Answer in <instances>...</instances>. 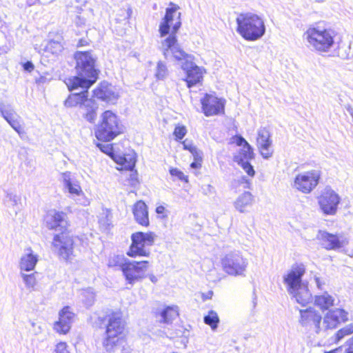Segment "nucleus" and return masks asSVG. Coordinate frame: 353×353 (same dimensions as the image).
<instances>
[{
    "instance_id": "obj_7",
    "label": "nucleus",
    "mask_w": 353,
    "mask_h": 353,
    "mask_svg": "<svg viewBox=\"0 0 353 353\" xmlns=\"http://www.w3.org/2000/svg\"><path fill=\"white\" fill-rule=\"evenodd\" d=\"M223 270L231 276H245L248 261L239 251L231 252L221 259Z\"/></svg>"
},
{
    "instance_id": "obj_8",
    "label": "nucleus",
    "mask_w": 353,
    "mask_h": 353,
    "mask_svg": "<svg viewBox=\"0 0 353 353\" xmlns=\"http://www.w3.org/2000/svg\"><path fill=\"white\" fill-rule=\"evenodd\" d=\"M148 261H130L125 259L121 265V270L128 284L131 287L136 283L141 281L146 277V272L148 269Z\"/></svg>"
},
{
    "instance_id": "obj_58",
    "label": "nucleus",
    "mask_w": 353,
    "mask_h": 353,
    "mask_svg": "<svg viewBox=\"0 0 353 353\" xmlns=\"http://www.w3.org/2000/svg\"><path fill=\"white\" fill-rule=\"evenodd\" d=\"M88 44V42L85 39H80L78 42V46H85Z\"/></svg>"
},
{
    "instance_id": "obj_39",
    "label": "nucleus",
    "mask_w": 353,
    "mask_h": 353,
    "mask_svg": "<svg viewBox=\"0 0 353 353\" xmlns=\"http://www.w3.org/2000/svg\"><path fill=\"white\" fill-rule=\"evenodd\" d=\"M241 158H242L245 161H248L254 158V153L250 145L248 146H244L242 149L241 152L239 154V156L236 157L237 161H239Z\"/></svg>"
},
{
    "instance_id": "obj_35",
    "label": "nucleus",
    "mask_w": 353,
    "mask_h": 353,
    "mask_svg": "<svg viewBox=\"0 0 353 353\" xmlns=\"http://www.w3.org/2000/svg\"><path fill=\"white\" fill-rule=\"evenodd\" d=\"M111 214L108 211L104 212L100 214L99 224L102 230L105 231L110 228L111 225Z\"/></svg>"
},
{
    "instance_id": "obj_27",
    "label": "nucleus",
    "mask_w": 353,
    "mask_h": 353,
    "mask_svg": "<svg viewBox=\"0 0 353 353\" xmlns=\"http://www.w3.org/2000/svg\"><path fill=\"white\" fill-rule=\"evenodd\" d=\"M289 294H292L295 301L302 306L305 305L312 301V294L306 285L297 288L295 292H289Z\"/></svg>"
},
{
    "instance_id": "obj_25",
    "label": "nucleus",
    "mask_w": 353,
    "mask_h": 353,
    "mask_svg": "<svg viewBox=\"0 0 353 353\" xmlns=\"http://www.w3.org/2000/svg\"><path fill=\"white\" fill-rule=\"evenodd\" d=\"M133 214L139 224L143 226L149 225L148 207L143 201H139L134 205Z\"/></svg>"
},
{
    "instance_id": "obj_64",
    "label": "nucleus",
    "mask_w": 353,
    "mask_h": 353,
    "mask_svg": "<svg viewBox=\"0 0 353 353\" xmlns=\"http://www.w3.org/2000/svg\"><path fill=\"white\" fill-rule=\"evenodd\" d=\"M349 345H353V336L349 340Z\"/></svg>"
},
{
    "instance_id": "obj_22",
    "label": "nucleus",
    "mask_w": 353,
    "mask_h": 353,
    "mask_svg": "<svg viewBox=\"0 0 353 353\" xmlns=\"http://www.w3.org/2000/svg\"><path fill=\"white\" fill-rule=\"evenodd\" d=\"M59 321L54 323V329L57 332L65 334L70 330L74 314L70 311V307L66 306L59 312Z\"/></svg>"
},
{
    "instance_id": "obj_31",
    "label": "nucleus",
    "mask_w": 353,
    "mask_h": 353,
    "mask_svg": "<svg viewBox=\"0 0 353 353\" xmlns=\"http://www.w3.org/2000/svg\"><path fill=\"white\" fill-rule=\"evenodd\" d=\"M334 299L325 292L321 295L315 296V305L319 307L321 310H328L331 306L334 305Z\"/></svg>"
},
{
    "instance_id": "obj_4",
    "label": "nucleus",
    "mask_w": 353,
    "mask_h": 353,
    "mask_svg": "<svg viewBox=\"0 0 353 353\" xmlns=\"http://www.w3.org/2000/svg\"><path fill=\"white\" fill-rule=\"evenodd\" d=\"M303 37L310 48L321 52H327L336 43L337 32L332 28L310 27Z\"/></svg>"
},
{
    "instance_id": "obj_24",
    "label": "nucleus",
    "mask_w": 353,
    "mask_h": 353,
    "mask_svg": "<svg viewBox=\"0 0 353 353\" xmlns=\"http://www.w3.org/2000/svg\"><path fill=\"white\" fill-rule=\"evenodd\" d=\"M115 88L107 82L101 83L100 86L94 90V97L107 103H114L118 99Z\"/></svg>"
},
{
    "instance_id": "obj_26",
    "label": "nucleus",
    "mask_w": 353,
    "mask_h": 353,
    "mask_svg": "<svg viewBox=\"0 0 353 353\" xmlns=\"http://www.w3.org/2000/svg\"><path fill=\"white\" fill-rule=\"evenodd\" d=\"M179 316V307L176 305L167 306L157 313L156 318L161 323L170 324Z\"/></svg>"
},
{
    "instance_id": "obj_2",
    "label": "nucleus",
    "mask_w": 353,
    "mask_h": 353,
    "mask_svg": "<svg viewBox=\"0 0 353 353\" xmlns=\"http://www.w3.org/2000/svg\"><path fill=\"white\" fill-rule=\"evenodd\" d=\"M106 338L103 347L108 353L124 350L125 340L121 336L124 330V321L119 312H112L106 316Z\"/></svg>"
},
{
    "instance_id": "obj_23",
    "label": "nucleus",
    "mask_w": 353,
    "mask_h": 353,
    "mask_svg": "<svg viewBox=\"0 0 353 353\" xmlns=\"http://www.w3.org/2000/svg\"><path fill=\"white\" fill-rule=\"evenodd\" d=\"M270 133L266 128L259 129L258 131L257 145L261 154L264 159L272 157L273 150L272 148V140Z\"/></svg>"
},
{
    "instance_id": "obj_15",
    "label": "nucleus",
    "mask_w": 353,
    "mask_h": 353,
    "mask_svg": "<svg viewBox=\"0 0 353 353\" xmlns=\"http://www.w3.org/2000/svg\"><path fill=\"white\" fill-rule=\"evenodd\" d=\"M341 237L325 230H319L316 236L322 248L327 250H339L347 245V241Z\"/></svg>"
},
{
    "instance_id": "obj_11",
    "label": "nucleus",
    "mask_w": 353,
    "mask_h": 353,
    "mask_svg": "<svg viewBox=\"0 0 353 353\" xmlns=\"http://www.w3.org/2000/svg\"><path fill=\"white\" fill-rule=\"evenodd\" d=\"M341 198L330 187L327 186L318 198V203L323 214L334 215L340 203Z\"/></svg>"
},
{
    "instance_id": "obj_9",
    "label": "nucleus",
    "mask_w": 353,
    "mask_h": 353,
    "mask_svg": "<svg viewBox=\"0 0 353 353\" xmlns=\"http://www.w3.org/2000/svg\"><path fill=\"white\" fill-rule=\"evenodd\" d=\"M320 179V171L312 170L297 174L292 185L293 188L303 194H309L317 186Z\"/></svg>"
},
{
    "instance_id": "obj_44",
    "label": "nucleus",
    "mask_w": 353,
    "mask_h": 353,
    "mask_svg": "<svg viewBox=\"0 0 353 353\" xmlns=\"http://www.w3.org/2000/svg\"><path fill=\"white\" fill-rule=\"evenodd\" d=\"M21 201V197L12 193H8L6 196V201H10L13 206L17 205Z\"/></svg>"
},
{
    "instance_id": "obj_36",
    "label": "nucleus",
    "mask_w": 353,
    "mask_h": 353,
    "mask_svg": "<svg viewBox=\"0 0 353 353\" xmlns=\"http://www.w3.org/2000/svg\"><path fill=\"white\" fill-rule=\"evenodd\" d=\"M168 70L165 63H163L162 61H159L157 63L156 72H155V77L158 80H163L165 79L168 75Z\"/></svg>"
},
{
    "instance_id": "obj_19",
    "label": "nucleus",
    "mask_w": 353,
    "mask_h": 353,
    "mask_svg": "<svg viewBox=\"0 0 353 353\" xmlns=\"http://www.w3.org/2000/svg\"><path fill=\"white\" fill-rule=\"evenodd\" d=\"M301 319L300 323L302 326L309 329L314 328L316 333H319L322 328V316L321 315L312 308L305 310H300Z\"/></svg>"
},
{
    "instance_id": "obj_10",
    "label": "nucleus",
    "mask_w": 353,
    "mask_h": 353,
    "mask_svg": "<svg viewBox=\"0 0 353 353\" xmlns=\"http://www.w3.org/2000/svg\"><path fill=\"white\" fill-rule=\"evenodd\" d=\"M132 244L127 254L131 257L137 256H148L149 252L145 249L146 245H152L154 240L152 232H135L131 236Z\"/></svg>"
},
{
    "instance_id": "obj_57",
    "label": "nucleus",
    "mask_w": 353,
    "mask_h": 353,
    "mask_svg": "<svg viewBox=\"0 0 353 353\" xmlns=\"http://www.w3.org/2000/svg\"><path fill=\"white\" fill-rule=\"evenodd\" d=\"M165 211V208L162 205H159L156 208V212L157 214H162Z\"/></svg>"
},
{
    "instance_id": "obj_37",
    "label": "nucleus",
    "mask_w": 353,
    "mask_h": 353,
    "mask_svg": "<svg viewBox=\"0 0 353 353\" xmlns=\"http://www.w3.org/2000/svg\"><path fill=\"white\" fill-rule=\"evenodd\" d=\"M353 333V324L350 323L345 327L339 330L335 335V343L339 342L345 336L350 335Z\"/></svg>"
},
{
    "instance_id": "obj_12",
    "label": "nucleus",
    "mask_w": 353,
    "mask_h": 353,
    "mask_svg": "<svg viewBox=\"0 0 353 353\" xmlns=\"http://www.w3.org/2000/svg\"><path fill=\"white\" fill-rule=\"evenodd\" d=\"M162 48L163 56L166 59L173 57L175 60H184L185 62L192 60V56L187 54L180 48L174 35L168 36L162 41Z\"/></svg>"
},
{
    "instance_id": "obj_55",
    "label": "nucleus",
    "mask_w": 353,
    "mask_h": 353,
    "mask_svg": "<svg viewBox=\"0 0 353 353\" xmlns=\"http://www.w3.org/2000/svg\"><path fill=\"white\" fill-rule=\"evenodd\" d=\"M201 166V161H194L191 164L190 167L194 169H197Z\"/></svg>"
},
{
    "instance_id": "obj_14",
    "label": "nucleus",
    "mask_w": 353,
    "mask_h": 353,
    "mask_svg": "<svg viewBox=\"0 0 353 353\" xmlns=\"http://www.w3.org/2000/svg\"><path fill=\"white\" fill-rule=\"evenodd\" d=\"M74 241L72 236L65 232L55 234L53 238L52 245L60 257L68 260L73 252Z\"/></svg>"
},
{
    "instance_id": "obj_51",
    "label": "nucleus",
    "mask_w": 353,
    "mask_h": 353,
    "mask_svg": "<svg viewBox=\"0 0 353 353\" xmlns=\"http://www.w3.org/2000/svg\"><path fill=\"white\" fill-rule=\"evenodd\" d=\"M23 67L24 70H26L27 72H31L34 69V65L31 61H26L23 65Z\"/></svg>"
},
{
    "instance_id": "obj_53",
    "label": "nucleus",
    "mask_w": 353,
    "mask_h": 353,
    "mask_svg": "<svg viewBox=\"0 0 353 353\" xmlns=\"http://www.w3.org/2000/svg\"><path fill=\"white\" fill-rule=\"evenodd\" d=\"M183 148L185 150H189L191 152V148H196V146L193 145L191 142L188 141V140H185L183 142Z\"/></svg>"
},
{
    "instance_id": "obj_20",
    "label": "nucleus",
    "mask_w": 353,
    "mask_h": 353,
    "mask_svg": "<svg viewBox=\"0 0 353 353\" xmlns=\"http://www.w3.org/2000/svg\"><path fill=\"white\" fill-rule=\"evenodd\" d=\"M0 112L4 119L18 133V134L22 137L25 134V132L21 124V119L12 106L1 103Z\"/></svg>"
},
{
    "instance_id": "obj_59",
    "label": "nucleus",
    "mask_w": 353,
    "mask_h": 353,
    "mask_svg": "<svg viewBox=\"0 0 353 353\" xmlns=\"http://www.w3.org/2000/svg\"><path fill=\"white\" fill-rule=\"evenodd\" d=\"M89 296H90V298H89L88 302L86 303V305H91L94 301V295L92 294H90Z\"/></svg>"
},
{
    "instance_id": "obj_29",
    "label": "nucleus",
    "mask_w": 353,
    "mask_h": 353,
    "mask_svg": "<svg viewBox=\"0 0 353 353\" xmlns=\"http://www.w3.org/2000/svg\"><path fill=\"white\" fill-rule=\"evenodd\" d=\"M253 196L250 192H244L234 201L235 208L240 212H245V208L251 206L253 203Z\"/></svg>"
},
{
    "instance_id": "obj_52",
    "label": "nucleus",
    "mask_w": 353,
    "mask_h": 353,
    "mask_svg": "<svg viewBox=\"0 0 353 353\" xmlns=\"http://www.w3.org/2000/svg\"><path fill=\"white\" fill-rule=\"evenodd\" d=\"M170 174L173 176H178L179 179H181L182 176H183V173L181 171H179L178 169L176 168H172L170 170Z\"/></svg>"
},
{
    "instance_id": "obj_3",
    "label": "nucleus",
    "mask_w": 353,
    "mask_h": 353,
    "mask_svg": "<svg viewBox=\"0 0 353 353\" xmlns=\"http://www.w3.org/2000/svg\"><path fill=\"white\" fill-rule=\"evenodd\" d=\"M239 34L247 41H256L265 33L263 20L257 14L248 12L240 14L236 18Z\"/></svg>"
},
{
    "instance_id": "obj_46",
    "label": "nucleus",
    "mask_w": 353,
    "mask_h": 353,
    "mask_svg": "<svg viewBox=\"0 0 353 353\" xmlns=\"http://www.w3.org/2000/svg\"><path fill=\"white\" fill-rule=\"evenodd\" d=\"M71 172H65L61 174L62 180L63 182L64 187L67 185H70L73 181L71 178Z\"/></svg>"
},
{
    "instance_id": "obj_45",
    "label": "nucleus",
    "mask_w": 353,
    "mask_h": 353,
    "mask_svg": "<svg viewBox=\"0 0 353 353\" xmlns=\"http://www.w3.org/2000/svg\"><path fill=\"white\" fill-rule=\"evenodd\" d=\"M181 13L179 12L178 16H177L178 21L173 25V26L172 28L171 33L169 36L174 35V37L175 38H176V34L181 26Z\"/></svg>"
},
{
    "instance_id": "obj_41",
    "label": "nucleus",
    "mask_w": 353,
    "mask_h": 353,
    "mask_svg": "<svg viewBox=\"0 0 353 353\" xmlns=\"http://www.w3.org/2000/svg\"><path fill=\"white\" fill-rule=\"evenodd\" d=\"M239 165H240L244 171L250 176L253 177L255 174V171L254 170L253 166L250 164L248 161H245L242 158L238 161Z\"/></svg>"
},
{
    "instance_id": "obj_28",
    "label": "nucleus",
    "mask_w": 353,
    "mask_h": 353,
    "mask_svg": "<svg viewBox=\"0 0 353 353\" xmlns=\"http://www.w3.org/2000/svg\"><path fill=\"white\" fill-rule=\"evenodd\" d=\"M28 250L30 252L23 255L20 259L19 267L21 271H31L34 270L37 261L38 256L34 254L30 248Z\"/></svg>"
},
{
    "instance_id": "obj_54",
    "label": "nucleus",
    "mask_w": 353,
    "mask_h": 353,
    "mask_svg": "<svg viewBox=\"0 0 353 353\" xmlns=\"http://www.w3.org/2000/svg\"><path fill=\"white\" fill-rule=\"evenodd\" d=\"M314 279H315V282H316V285L317 288L320 290H322L323 286L325 285V283L322 282L321 279L319 277L315 276Z\"/></svg>"
},
{
    "instance_id": "obj_33",
    "label": "nucleus",
    "mask_w": 353,
    "mask_h": 353,
    "mask_svg": "<svg viewBox=\"0 0 353 353\" xmlns=\"http://www.w3.org/2000/svg\"><path fill=\"white\" fill-rule=\"evenodd\" d=\"M63 49V45L59 40H50L45 46V51L52 54H59Z\"/></svg>"
},
{
    "instance_id": "obj_13",
    "label": "nucleus",
    "mask_w": 353,
    "mask_h": 353,
    "mask_svg": "<svg viewBox=\"0 0 353 353\" xmlns=\"http://www.w3.org/2000/svg\"><path fill=\"white\" fill-rule=\"evenodd\" d=\"M201 109L206 117L224 113L225 101L212 94H205L201 99Z\"/></svg>"
},
{
    "instance_id": "obj_6",
    "label": "nucleus",
    "mask_w": 353,
    "mask_h": 353,
    "mask_svg": "<svg viewBox=\"0 0 353 353\" xmlns=\"http://www.w3.org/2000/svg\"><path fill=\"white\" fill-rule=\"evenodd\" d=\"M101 118V123L95 132L97 139L106 142L110 141L122 132L119 119L112 111H105Z\"/></svg>"
},
{
    "instance_id": "obj_43",
    "label": "nucleus",
    "mask_w": 353,
    "mask_h": 353,
    "mask_svg": "<svg viewBox=\"0 0 353 353\" xmlns=\"http://www.w3.org/2000/svg\"><path fill=\"white\" fill-rule=\"evenodd\" d=\"M187 134V129L184 125H177L175 127L173 134L175 136L176 140L182 139Z\"/></svg>"
},
{
    "instance_id": "obj_17",
    "label": "nucleus",
    "mask_w": 353,
    "mask_h": 353,
    "mask_svg": "<svg viewBox=\"0 0 353 353\" xmlns=\"http://www.w3.org/2000/svg\"><path fill=\"white\" fill-rule=\"evenodd\" d=\"M305 272L303 264L292 266L288 273L283 276V282L287 285V290L289 292H294L297 288L305 284L302 282V277Z\"/></svg>"
},
{
    "instance_id": "obj_21",
    "label": "nucleus",
    "mask_w": 353,
    "mask_h": 353,
    "mask_svg": "<svg viewBox=\"0 0 353 353\" xmlns=\"http://www.w3.org/2000/svg\"><path fill=\"white\" fill-rule=\"evenodd\" d=\"M181 68L186 72L185 81L188 88L195 85L201 81L203 78L201 70L192 60L183 62Z\"/></svg>"
},
{
    "instance_id": "obj_47",
    "label": "nucleus",
    "mask_w": 353,
    "mask_h": 353,
    "mask_svg": "<svg viewBox=\"0 0 353 353\" xmlns=\"http://www.w3.org/2000/svg\"><path fill=\"white\" fill-rule=\"evenodd\" d=\"M191 154L194 161H202V152L197 148H191Z\"/></svg>"
},
{
    "instance_id": "obj_18",
    "label": "nucleus",
    "mask_w": 353,
    "mask_h": 353,
    "mask_svg": "<svg viewBox=\"0 0 353 353\" xmlns=\"http://www.w3.org/2000/svg\"><path fill=\"white\" fill-rule=\"evenodd\" d=\"M348 321V313L343 309L329 310L325 314L322 323L323 330L336 328L341 323Z\"/></svg>"
},
{
    "instance_id": "obj_50",
    "label": "nucleus",
    "mask_w": 353,
    "mask_h": 353,
    "mask_svg": "<svg viewBox=\"0 0 353 353\" xmlns=\"http://www.w3.org/2000/svg\"><path fill=\"white\" fill-rule=\"evenodd\" d=\"M236 143L238 145L241 146V145H243L244 146H248V143L246 141V140L241 136L239 135V136H236Z\"/></svg>"
},
{
    "instance_id": "obj_62",
    "label": "nucleus",
    "mask_w": 353,
    "mask_h": 353,
    "mask_svg": "<svg viewBox=\"0 0 353 353\" xmlns=\"http://www.w3.org/2000/svg\"><path fill=\"white\" fill-rule=\"evenodd\" d=\"M339 56H340L341 58L343 59H348V54H340V52H339Z\"/></svg>"
},
{
    "instance_id": "obj_60",
    "label": "nucleus",
    "mask_w": 353,
    "mask_h": 353,
    "mask_svg": "<svg viewBox=\"0 0 353 353\" xmlns=\"http://www.w3.org/2000/svg\"><path fill=\"white\" fill-rule=\"evenodd\" d=\"M132 14V8L130 7H128V9H127V16H126V18L129 19L130 17H131Z\"/></svg>"
},
{
    "instance_id": "obj_40",
    "label": "nucleus",
    "mask_w": 353,
    "mask_h": 353,
    "mask_svg": "<svg viewBox=\"0 0 353 353\" xmlns=\"http://www.w3.org/2000/svg\"><path fill=\"white\" fill-rule=\"evenodd\" d=\"M21 276L25 283V285L27 288L32 289L35 286L37 283L36 278L34 276V274L32 273L30 274H26L24 273H21Z\"/></svg>"
},
{
    "instance_id": "obj_63",
    "label": "nucleus",
    "mask_w": 353,
    "mask_h": 353,
    "mask_svg": "<svg viewBox=\"0 0 353 353\" xmlns=\"http://www.w3.org/2000/svg\"><path fill=\"white\" fill-rule=\"evenodd\" d=\"M182 334H183V331H182V330H179V331H177V332H176V336H181Z\"/></svg>"
},
{
    "instance_id": "obj_16",
    "label": "nucleus",
    "mask_w": 353,
    "mask_h": 353,
    "mask_svg": "<svg viewBox=\"0 0 353 353\" xmlns=\"http://www.w3.org/2000/svg\"><path fill=\"white\" fill-rule=\"evenodd\" d=\"M45 223L50 230L60 231L61 233L65 232L68 226V216L63 212L51 210L45 217Z\"/></svg>"
},
{
    "instance_id": "obj_61",
    "label": "nucleus",
    "mask_w": 353,
    "mask_h": 353,
    "mask_svg": "<svg viewBox=\"0 0 353 353\" xmlns=\"http://www.w3.org/2000/svg\"><path fill=\"white\" fill-rule=\"evenodd\" d=\"M150 279L153 283H156L158 281L157 278L153 274L150 275Z\"/></svg>"
},
{
    "instance_id": "obj_38",
    "label": "nucleus",
    "mask_w": 353,
    "mask_h": 353,
    "mask_svg": "<svg viewBox=\"0 0 353 353\" xmlns=\"http://www.w3.org/2000/svg\"><path fill=\"white\" fill-rule=\"evenodd\" d=\"M170 8H167L165 14L162 19L163 20L172 23L174 18V14L179 9V6L172 2L170 3Z\"/></svg>"
},
{
    "instance_id": "obj_5",
    "label": "nucleus",
    "mask_w": 353,
    "mask_h": 353,
    "mask_svg": "<svg viewBox=\"0 0 353 353\" xmlns=\"http://www.w3.org/2000/svg\"><path fill=\"white\" fill-rule=\"evenodd\" d=\"M79 92H74L68 95L64 101L66 108L79 107V111L87 121L93 123L97 117L98 104L92 99L88 98V89H81Z\"/></svg>"
},
{
    "instance_id": "obj_42",
    "label": "nucleus",
    "mask_w": 353,
    "mask_h": 353,
    "mask_svg": "<svg viewBox=\"0 0 353 353\" xmlns=\"http://www.w3.org/2000/svg\"><path fill=\"white\" fill-rule=\"evenodd\" d=\"M170 22L165 21L162 19L159 25V32L161 37L168 35L170 31Z\"/></svg>"
},
{
    "instance_id": "obj_1",
    "label": "nucleus",
    "mask_w": 353,
    "mask_h": 353,
    "mask_svg": "<svg viewBox=\"0 0 353 353\" xmlns=\"http://www.w3.org/2000/svg\"><path fill=\"white\" fill-rule=\"evenodd\" d=\"M77 75L68 78L65 83L70 91L79 89H89L98 79V70L95 68L96 57L89 51L77 52Z\"/></svg>"
},
{
    "instance_id": "obj_49",
    "label": "nucleus",
    "mask_w": 353,
    "mask_h": 353,
    "mask_svg": "<svg viewBox=\"0 0 353 353\" xmlns=\"http://www.w3.org/2000/svg\"><path fill=\"white\" fill-rule=\"evenodd\" d=\"M98 148L104 153L110 154L112 150V145L111 144H97Z\"/></svg>"
},
{
    "instance_id": "obj_30",
    "label": "nucleus",
    "mask_w": 353,
    "mask_h": 353,
    "mask_svg": "<svg viewBox=\"0 0 353 353\" xmlns=\"http://www.w3.org/2000/svg\"><path fill=\"white\" fill-rule=\"evenodd\" d=\"M65 188L68 190L70 194L73 195V196L79 197L76 200L77 203L84 206L89 204V201L84 197L81 188L78 183L72 182L70 185H67Z\"/></svg>"
},
{
    "instance_id": "obj_32",
    "label": "nucleus",
    "mask_w": 353,
    "mask_h": 353,
    "mask_svg": "<svg viewBox=\"0 0 353 353\" xmlns=\"http://www.w3.org/2000/svg\"><path fill=\"white\" fill-rule=\"evenodd\" d=\"M122 166V169L132 171L135 167L136 159L133 155L127 154L120 157V161L117 162Z\"/></svg>"
},
{
    "instance_id": "obj_34",
    "label": "nucleus",
    "mask_w": 353,
    "mask_h": 353,
    "mask_svg": "<svg viewBox=\"0 0 353 353\" xmlns=\"http://www.w3.org/2000/svg\"><path fill=\"white\" fill-rule=\"evenodd\" d=\"M203 321L210 325L212 330H215L220 321L217 313L214 310H210L208 314L204 316Z\"/></svg>"
},
{
    "instance_id": "obj_48",
    "label": "nucleus",
    "mask_w": 353,
    "mask_h": 353,
    "mask_svg": "<svg viewBox=\"0 0 353 353\" xmlns=\"http://www.w3.org/2000/svg\"><path fill=\"white\" fill-rule=\"evenodd\" d=\"M67 345L65 343L61 342L57 345L54 353H69L66 349Z\"/></svg>"
},
{
    "instance_id": "obj_56",
    "label": "nucleus",
    "mask_w": 353,
    "mask_h": 353,
    "mask_svg": "<svg viewBox=\"0 0 353 353\" xmlns=\"http://www.w3.org/2000/svg\"><path fill=\"white\" fill-rule=\"evenodd\" d=\"M130 180L132 181V184H134V182H137V172H131L130 174Z\"/></svg>"
}]
</instances>
